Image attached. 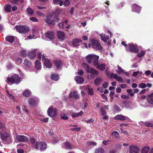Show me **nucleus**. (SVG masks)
<instances>
[{"label":"nucleus","mask_w":153,"mask_h":153,"mask_svg":"<svg viewBox=\"0 0 153 153\" xmlns=\"http://www.w3.org/2000/svg\"><path fill=\"white\" fill-rule=\"evenodd\" d=\"M54 64L56 68L58 69L61 68L62 65V61L60 60H56L54 61Z\"/></svg>","instance_id":"22"},{"label":"nucleus","mask_w":153,"mask_h":153,"mask_svg":"<svg viewBox=\"0 0 153 153\" xmlns=\"http://www.w3.org/2000/svg\"><path fill=\"white\" fill-rule=\"evenodd\" d=\"M82 41L80 39H74L71 41V43L74 47H76L79 46L80 42H82Z\"/></svg>","instance_id":"13"},{"label":"nucleus","mask_w":153,"mask_h":153,"mask_svg":"<svg viewBox=\"0 0 153 153\" xmlns=\"http://www.w3.org/2000/svg\"><path fill=\"white\" fill-rule=\"evenodd\" d=\"M111 76H113L114 79H117L118 78V76L117 74H114L113 73H111Z\"/></svg>","instance_id":"53"},{"label":"nucleus","mask_w":153,"mask_h":153,"mask_svg":"<svg viewBox=\"0 0 153 153\" xmlns=\"http://www.w3.org/2000/svg\"><path fill=\"white\" fill-rule=\"evenodd\" d=\"M86 89L88 90V92L90 94L93 95L94 94L93 89L91 88L89 85H88L86 86Z\"/></svg>","instance_id":"38"},{"label":"nucleus","mask_w":153,"mask_h":153,"mask_svg":"<svg viewBox=\"0 0 153 153\" xmlns=\"http://www.w3.org/2000/svg\"><path fill=\"white\" fill-rule=\"evenodd\" d=\"M36 101L33 98H31L28 101L29 104L32 105H36Z\"/></svg>","instance_id":"31"},{"label":"nucleus","mask_w":153,"mask_h":153,"mask_svg":"<svg viewBox=\"0 0 153 153\" xmlns=\"http://www.w3.org/2000/svg\"><path fill=\"white\" fill-rule=\"evenodd\" d=\"M35 67L37 70H41L42 68L41 64L38 60H36L35 63Z\"/></svg>","instance_id":"28"},{"label":"nucleus","mask_w":153,"mask_h":153,"mask_svg":"<svg viewBox=\"0 0 153 153\" xmlns=\"http://www.w3.org/2000/svg\"><path fill=\"white\" fill-rule=\"evenodd\" d=\"M129 153H138L140 150L139 148L137 146H132L129 148Z\"/></svg>","instance_id":"12"},{"label":"nucleus","mask_w":153,"mask_h":153,"mask_svg":"<svg viewBox=\"0 0 153 153\" xmlns=\"http://www.w3.org/2000/svg\"><path fill=\"white\" fill-rule=\"evenodd\" d=\"M99 57L94 54H89L88 55L86 58L87 62L89 63H93L94 65H97V62H98Z\"/></svg>","instance_id":"2"},{"label":"nucleus","mask_w":153,"mask_h":153,"mask_svg":"<svg viewBox=\"0 0 153 153\" xmlns=\"http://www.w3.org/2000/svg\"><path fill=\"white\" fill-rule=\"evenodd\" d=\"M117 68L119 70V71H120L122 73H124V70L123 69H122V68L119 65L117 66Z\"/></svg>","instance_id":"59"},{"label":"nucleus","mask_w":153,"mask_h":153,"mask_svg":"<svg viewBox=\"0 0 153 153\" xmlns=\"http://www.w3.org/2000/svg\"><path fill=\"white\" fill-rule=\"evenodd\" d=\"M117 150L115 149H111L109 150L107 153H116Z\"/></svg>","instance_id":"60"},{"label":"nucleus","mask_w":153,"mask_h":153,"mask_svg":"<svg viewBox=\"0 0 153 153\" xmlns=\"http://www.w3.org/2000/svg\"><path fill=\"white\" fill-rule=\"evenodd\" d=\"M138 66L137 63H135L131 65V67L134 68H137Z\"/></svg>","instance_id":"63"},{"label":"nucleus","mask_w":153,"mask_h":153,"mask_svg":"<svg viewBox=\"0 0 153 153\" xmlns=\"http://www.w3.org/2000/svg\"><path fill=\"white\" fill-rule=\"evenodd\" d=\"M150 149V148L148 146H146L143 148L142 149V153H147Z\"/></svg>","instance_id":"37"},{"label":"nucleus","mask_w":153,"mask_h":153,"mask_svg":"<svg viewBox=\"0 0 153 153\" xmlns=\"http://www.w3.org/2000/svg\"><path fill=\"white\" fill-rule=\"evenodd\" d=\"M43 62L44 65L46 68H50L51 67L52 65L49 59H45Z\"/></svg>","instance_id":"17"},{"label":"nucleus","mask_w":153,"mask_h":153,"mask_svg":"<svg viewBox=\"0 0 153 153\" xmlns=\"http://www.w3.org/2000/svg\"><path fill=\"white\" fill-rule=\"evenodd\" d=\"M145 124L147 127H152L153 126V125L152 124L148 122L145 123Z\"/></svg>","instance_id":"58"},{"label":"nucleus","mask_w":153,"mask_h":153,"mask_svg":"<svg viewBox=\"0 0 153 153\" xmlns=\"http://www.w3.org/2000/svg\"><path fill=\"white\" fill-rule=\"evenodd\" d=\"M88 145H93L94 146H96L97 144L96 143L94 142H89L88 143Z\"/></svg>","instance_id":"55"},{"label":"nucleus","mask_w":153,"mask_h":153,"mask_svg":"<svg viewBox=\"0 0 153 153\" xmlns=\"http://www.w3.org/2000/svg\"><path fill=\"white\" fill-rule=\"evenodd\" d=\"M82 67L86 70V71L92 75H96L98 74L97 71L94 68H91L89 66L85 63H83Z\"/></svg>","instance_id":"4"},{"label":"nucleus","mask_w":153,"mask_h":153,"mask_svg":"<svg viewBox=\"0 0 153 153\" xmlns=\"http://www.w3.org/2000/svg\"><path fill=\"white\" fill-rule=\"evenodd\" d=\"M24 66L25 68L26 69H28L32 65V63L28 60L25 59L23 63Z\"/></svg>","instance_id":"20"},{"label":"nucleus","mask_w":153,"mask_h":153,"mask_svg":"<svg viewBox=\"0 0 153 153\" xmlns=\"http://www.w3.org/2000/svg\"><path fill=\"white\" fill-rule=\"evenodd\" d=\"M100 35L101 37V40L104 42H106L109 38V36L105 34L101 33L100 34Z\"/></svg>","instance_id":"19"},{"label":"nucleus","mask_w":153,"mask_h":153,"mask_svg":"<svg viewBox=\"0 0 153 153\" xmlns=\"http://www.w3.org/2000/svg\"><path fill=\"white\" fill-rule=\"evenodd\" d=\"M132 11L139 13L141 11V7L138 6L136 4H134L131 6Z\"/></svg>","instance_id":"11"},{"label":"nucleus","mask_w":153,"mask_h":153,"mask_svg":"<svg viewBox=\"0 0 153 153\" xmlns=\"http://www.w3.org/2000/svg\"><path fill=\"white\" fill-rule=\"evenodd\" d=\"M146 87V84L144 83H142L138 85V87L140 88H144Z\"/></svg>","instance_id":"43"},{"label":"nucleus","mask_w":153,"mask_h":153,"mask_svg":"<svg viewBox=\"0 0 153 153\" xmlns=\"http://www.w3.org/2000/svg\"><path fill=\"white\" fill-rule=\"evenodd\" d=\"M15 28L16 30L20 33H26L29 31V28L23 26H16Z\"/></svg>","instance_id":"8"},{"label":"nucleus","mask_w":153,"mask_h":153,"mask_svg":"<svg viewBox=\"0 0 153 153\" xmlns=\"http://www.w3.org/2000/svg\"><path fill=\"white\" fill-rule=\"evenodd\" d=\"M16 139L17 141L22 142H26L28 140L27 137L24 135H18L16 136Z\"/></svg>","instance_id":"10"},{"label":"nucleus","mask_w":153,"mask_h":153,"mask_svg":"<svg viewBox=\"0 0 153 153\" xmlns=\"http://www.w3.org/2000/svg\"><path fill=\"white\" fill-rule=\"evenodd\" d=\"M103 80L102 78L100 77L97 78L94 80V84L97 86H99Z\"/></svg>","instance_id":"23"},{"label":"nucleus","mask_w":153,"mask_h":153,"mask_svg":"<svg viewBox=\"0 0 153 153\" xmlns=\"http://www.w3.org/2000/svg\"><path fill=\"white\" fill-rule=\"evenodd\" d=\"M69 97H73L76 99H78L79 98V96L78 95L76 91L71 92L69 94Z\"/></svg>","instance_id":"26"},{"label":"nucleus","mask_w":153,"mask_h":153,"mask_svg":"<svg viewBox=\"0 0 153 153\" xmlns=\"http://www.w3.org/2000/svg\"><path fill=\"white\" fill-rule=\"evenodd\" d=\"M147 100L150 104H153V93L148 95L147 98Z\"/></svg>","instance_id":"27"},{"label":"nucleus","mask_w":153,"mask_h":153,"mask_svg":"<svg viewBox=\"0 0 153 153\" xmlns=\"http://www.w3.org/2000/svg\"><path fill=\"white\" fill-rule=\"evenodd\" d=\"M27 52L26 51H23L21 52V55L23 57H25L27 55Z\"/></svg>","instance_id":"47"},{"label":"nucleus","mask_w":153,"mask_h":153,"mask_svg":"<svg viewBox=\"0 0 153 153\" xmlns=\"http://www.w3.org/2000/svg\"><path fill=\"white\" fill-rule=\"evenodd\" d=\"M128 118L127 117L124 116L122 115H117L114 117L115 120H120L123 121L126 119Z\"/></svg>","instance_id":"18"},{"label":"nucleus","mask_w":153,"mask_h":153,"mask_svg":"<svg viewBox=\"0 0 153 153\" xmlns=\"http://www.w3.org/2000/svg\"><path fill=\"white\" fill-rule=\"evenodd\" d=\"M31 92L28 89H26L23 92V95L25 97H29L30 95Z\"/></svg>","instance_id":"33"},{"label":"nucleus","mask_w":153,"mask_h":153,"mask_svg":"<svg viewBox=\"0 0 153 153\" xmlns=\"http://www.w3.org/2000/svg\"><path fill=\"white\" fill-rule=\"evenodd\" d=\"M128 45L129 46V48L128 49H126L127 51H128L131 52L135 53L138 52L139 50L137 45L131 43L128 44Z\"/></svg>","instance_id":"7"},{"label":"nucleus","mask_w":153,"mask_h":153,"mask_svg":"<svg viewBox=\"0 0 153 153\" xmlns=\"http://www.w3.org/2000/svg\"><path fill=\"white\" fill-rule=\"evenodd\" d=\"M37 49H35L30 51L28 53V56L30 59H33L35 58L36 54Z\"/></svg>","instance_id":"15"},{"label":"nucleus","mask_w":153,"mask_h":153,"mask_svg":"<svg viewBox=\"0 0 153 153\" xmlns=\"http://www.w3.org/2000/svg\"><path fill=\"white\" fill-rule=\"evenodd\" d=\"M7 93L9 95V97L10 98L12 99L13 101H14L15 100L14 97L12 94H9L8 92H7Z\"/></svg>","instance_id":"64"},{"label":"nucleus","mask_w":153,"mask_h":153,"mask_svg":"<svg viewBox=\"0 0 153 153\" xmlns=\"http://www.w3.org/2000/svg\"><path fill=\"white\" fill-rule=\"evenodd\" d=\"M45 22L48 24L54 25L55 24L53 20H51L49 19L48 17L45 20Z\"/></svg>","instance_id":"35"},{"label":"nucleus","mask_w":153,"mask_h":153,"mask_svg":"<svg viewBox=\"0 0 153 153\" xmlns=\"http://www.w3.org/2000/svg\"><path fill=\"white\" fill-rule=\"evenodd\" d=\"M83 114L82 111H81L79 113H74L72 114V116L73 118L75 117H79L81 116Z\"/></svg>","instance_id":"30"},{"label":"nucleus","mask_w":153,"mask_h":153,"mask_svg":"<svg viewBox=\"0 0 153 153\" xmlns=\"http://www.w3.org/2000/svg\"><path fill=\"white\" fill-rule=\"evenodd\" d=\"M94 66L96 67L99 70L103 71L105 69V65L104 63L100 65H99L98 62H97V65H94Z\"/></svg>","instance_id":"25"},{"label":"nucleus","mask_w":153,"mask_h":153,"mask_svg":"<svg viewBox=\"0 0 153 153\" xmlns=\"http://www.w3.org/2000/svg\"><path fill=\"white\" fill-rule=\"evenodd\" d=\"M104 150L102 148H99L96 150V153H104Z\"/></svg>","instance_id":"41"},{"label":"nucleus","mask_w":153,"mask_h":153,"mask_svg":"<svg viewBox=\"0 0 153 153\" xmlns=\"http://www.w3.org/2000/svg\"><path fill=\"white\" fill-rule=\"evenodd\" d=\"M62 147L65 149H68L72 148V144L68 142H66L63 143Z\"/></svg>","instance_id":"24"},{"label":"nucleus","mask_w":153,"mask_h":153,"mask_svg":"<svg viewBox=\"0 0 153 153\" xmlns=\"http://www.w3.org/2000/svg\"><path fill=\"white\" fill-rule=\"evenodd\" d=\"M14 37L12 36H7L6 37V39L9 42L12 43L14 41Z\"/></svg>","instance_id":"36"},{"label":"nucleus","mask_w":153,"mask_h":153,"mask_svg":"<svg viewBox=\"0 0 153 153\" xmlns=\"http://www.w3.org/2000/svg\"><path fill=\"white\" fill-rule=\"evenodd\" d=\"M62 10L59 8H57L56 9L54 13L56 16H58V15H59L61 12ZM56 20H58L59 19V18L58 16H56Z\"/></svg>","instance_id":"32"},{"label":"nucleus","mask_w":153,"mask_h":153,"mask_svg":"<svg viewBox=\"0 0 153 153\" xmlns=\"http://www.w3.org/2000/svg\"><path fill=\"white\" fill-rule=\"evenodd\" d=\"M26 11L29 14L32 15L33 14V10L30 7L28 8Z\"/></svg>","instance_id":"42"},{"label":"nucleus","mask_w":153,"mask_h":153,"mask_svg":"<svg viewBox=\"0 0 153 153\" xmlns=\"http://www.w3.org/2000/svg\"><path fill=\"white\" fill-rule=\"evenodd\" d=\"M71 130L73 131H77L80 130L81 128L80 127L72 128H71Z\"/></svg>","instance_id":"48"},{"label":"nucleus","mask_w":153,"mask_h":153,"mask_svg":"<svg viewBox=\"0 0 153 153\" xmlns=\"http://www.w3.org/2000/svg\"><path fill=\"white\" fill-rule=\"evenodd\" d=\"M57 36L58 39L61 41L64 40L65 37L64 33L60 31L57 32Z\"/></svg>","instance_id":"16"},{"label":"nucleus","mask_w":153,"mask_h":153,"mask_svg":"<svg viewBox=\"0 0 153 153\" xmlns=\"http://www.w3.org/2000/svg\"><path fill=\"white\" fill-rule=\"evenodd\" d=\"M101 112L102 115H105L106 113L105 110L103 108H101Z\"/></svg>","instance_id":"51"},{"label":"nucleus","mask_w":153,"mask_h":153,"mask_svg":"<svg viewBox=\"0 0 153 153\" xmlns=\"http://www.w3.org/2000/svg\"><path fill=\"white\" fill-rule=\"evenodd\" d=\"M37 56L38 58L40 60L42 59L43 61L45 59H46L45 56L43 55H42L41 53H38Z\"/></svg>","instance_id":"39"},{"label":"nucleus","mask_w":153,"mask_h":153,"mask_svg":"<svg viewBox=\"0 0 153 153\" xmlns=\"http://www.w3.org/2000/svg\"><path fill=\"white\" fill-rule=\"evenodd\" d=\"M117 80L121 82H123V80L121 76H118Z\"/></svg>","instance_id":"56"},{"label":"nucleus","mask_w":153,"mask_h":153,"mask_svg":"<svg viewBox=\"0 0 153 153\" xmlns=\"http://www.w3.org/2000/svg\"><path fill=\"white\" fill-rule=\"evenodd\" d=\"M114 92H111L110 94V96L111 99L113 100L114 99Z\"/></svg>","instance_id":"62"},{"label":"nucleus","mask_w":153,"mask_h":153,"mask_svg":"<svg viewBox=\"0 0 153 153\" xmlns=\"http://www.w3.org/2000/svg\"><path fill=\"white\" fill-rule=\"evenodd\" d=\"M145 73L147 76H149L151 74V71L150 70H147L145 72Z\"/></svg>","instance_id":"54"},{"label":"nucleus","mask_w":153,"mask_h":153,"mask_svg":"<svg viewBox=\"0 0 153 153\" xmlns=\"http://www.w3.org/2000/svg\"><path fill=\"white\" fill-rule=\"evenodd\" d=\"M30 20L33 22H38V19L34 17L30 18Z\"/></svg>","instance_id":"49"},{"label":"nucleus","mask_w":153,"mask_h":153,"mask_svg":"<svg viewBox=\"0 0 153 153\" xmlns=\"http://www.w3.org/2000/svg\"><path fill=\"white\" fill-rule=\"evenodd\" d=\"M47 147V144L43 142L38 141L36 142L35 144L36 149L42 151L45 150L46 149Z\"/></svg>","instance_id":"6"},{"label":"nucleus","mask_w":153,"mask_h":153,"mask_svg":"<svg viewBox=\"0 0 153 153\" xmlns=\"http://www.w3.org/2000/svg\"><path fill=\"white\" fill-rule=\"evenodd\" d=\"M8 83L9 84L16 83L19 84L21 82V79L19 76L16 74L13 75L11 78H7Z\"/></svg>","instance_id":"3"},{"label":"nucleus","mask_w":153,"mask_h":153,"mask_svg":"<svg viewBox=\"0 0 153 153\" xmlns=\"http://www.w3.org/2000/svg\"><path fill=\"white\" fill-rule=\"evenodd\" d=\"M51 78L52 79L56 81L59 80V77L57 74H55L51 75Z\"/></svg>","instance_id":"34"},{"label":"nucleus","mask_w":153,"mask_h":153,"mask_svg":"<svg viewBox=\"0 0 153 153\" xmlns=\"http://www.w3.org/2000/svg\"><path fill=\"white\" fill-rule=\"evenodd\" d=\"M39 33V30L37 28H34L32 30V34L34 38H36V35H38Z\"/></svg>","instance_id":"29"},{"label":"nucleus","mask_w":153,"mask_h":153,"mask_svg":"<svg viewBox=\"0 0 153 153\" xmlns=\"http://www.w3.org/2000/svg\"><path fill=\"white\" fill-rule=\"evenodd\" d=\"M11 6L10 5H7L5 8V10L8 12L11 11Z\"/></svg>","instance_id":"44"},{"label":"nucleus","mask_w":153,"mask_h":153,"mask_svg":"<svg viewBox=\"0 0 153 153\" xmlns=\"http://www.w3.org/2000/svg\"><path fill=\"white\" fill-rule=\"evenodd\" d=\"M0 134L1 140L4 144H9L12 142V138L9 133L2 131L0 132Z\"/></svg>","instance_id":"1"},{"label":"nucleus","mask_w":153,"mask_h":153,"mask_svg":"<svg viewBox=\"0 0 153 153\" xmlns=\"http://www.w3.org/2000/svg\"><path fill=\"white\" fill-rule=\"evenodd\" d=\"M112 134L114 135V136L116 138H117L119 136V134L118 132L115 131H114L112 133Z\"/></svg>","instance_id":"46"},{"label":"nucleus","mask_w":153,"mask_h":153,"mask_svg":"<svg viewBox=\"0 0 153 153\" xmlns=\"http://www.w3.org/2000/svg\"><path fill=\"white\" fill-rule=\"evenodd\" d=\"M108 83L107 82H105L102 85V86L104 88H106L108 86Z\"/></svg>","instance_id":"50"},{"label":"nucleus","mask_w":153,"mask_h":153,"mask_svg":"<svg viewBox=\"0 0 153 153\" xmlns=\"http://www.w3.org/2000/svg\"><path fill=\"white\" fill-rule=\"evenodd\" d=\"M89 47H91L97 50H101L102 49V47L99 42L97 40H94L91 42L90 44H88Z\"/></svg>","instance_id":"5"},{"label":"nucleus","mask_w":153,"mask_h":153,"mask_svg":"<svg viewBox=\"0 0 153 153\" xmlns=\"http://www.w3.org/2000/svg\"><path fill=\"white\" fill-rule=\"evenodd\" d=\"M75 80L77 83L82 84L83 83L84 81V79L82 77L77 76L75 78Z\"/></svg>","instance_id":"21"},{"label":"nucleus","mask_w":153,"mask_h":153,"mask_svg":"<svg viewBox=\"0 0 153 153\" xmlns=\"http://www.w3.org/2000/svg\"><path fill=\"white\" fill-rule=\"evenodd\" d=\"M146 52V51H142L140 53L137 55V56L139 58H141L145 54Z\"/></svg>","instance_id":"40"},{"label":"nucleus","mask_w":153,"mask_h":153,"mask_svg":"<svg viewBox=\"0 0 153 153\" xmlns=\"http://www.w3.org/2000/svg\"><path fill=\"white\" fill-rule=\"evenodd\" d=\"M138 71H135L133 72L132 74V76L133 77H135L137 76L138 75Z\"/></svg>","instance_id":"57"},{"label":"nucleus","mask_w":153,"mask_h":153,"mask_svg":"<svg viewBox=\"0 0 153 153\" xmlns=\"http://www.w3.org/2000/svg\"><path fill=\"white\" fill-rule=\"evenodd\" d=\"M47 112L48 115L51 117H53L57 114V110L53 108L50 107L48 109Z\"/></svg>","instance_id":"9"},{"label":"nucleus","mask_w":153,"mask_h":153,"mask_svg":"<svg viewBox=\"0 0 153 153\" xmlns=\"http://www.w3.org/2000/svg\"><path fill=\"white\" fill-rule=\"evenodd\" d=\"M70 4V2L68 0H66L65 1L63 5L65 6H67Z\"/></svg>","instance_id":"52"},{"label":"nucleus","mask_w":153,"mask_h":153,"mask_svg":"<svg viewBox=\"0 0 153 153\" xmlns=\"http://www.w3.org/2000/svg\"><path fill=\"white\" fill-rule=\"evenodd\" d=\"M60 28L63 29L65 27L64 22H62L58 24Z\"/></svg>","instance_id":"45"},{"label":"nucleus","mask_w":153,"mask_h":153,"mask_svg":"<svg viewBox=\"0 0 153 153\" xmlns=\"http://www.w3.org/2000/svg\"><path fill=\"white\" fill-rule=\"evenodd\" d=\"M30 141L31 144H33L35 143L36 140L33 138H31L30 139Z\"/></svg>","instance_id":"61"},{"label":"nucleus","mask_w":153,"mask_h":153,"mask_svg":"<svg viewBox=\"0 0 153 153\" xmlns=\"http://www.w3.org/2000/svg\"><path fill=\"white\" fill-rule=\"evenodd\" d=\"M55 33L53 32L49 31L45 34L46 36L49 39L52 40L55 38Z\"/></svg>","instance_id":"14"}]
</instances>
